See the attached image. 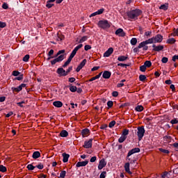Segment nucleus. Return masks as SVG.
I'll return each mask as SVG.
<instances>
[{
  "mask_svg": "<svg viewBox=\"0 0 178 178\" xmlns=\"http://www.w3.org/2000/svg\"><path fill=\"white\" fill-rule=\"evenodd\" d=\"M142 13L143 12L140 9L128 11L127 13L128 20H137V19H138V16H140Z\"/></svg>",
  "mask_w": 178,
  "mask_h": 178,
  "instance_id": "nucleus-1",
  "label": "nucleus"
},
{
  "mask_svg": "<svg viewBox=\"0 0 178 178\" xmlns=\"http://www.w3.org/2000/svg\"><path fill=\"white\" fill-rule=\"evenodd\" d=\"M81 48H83V44H79L78 46H76L73 49V51H72V53H71L70 57L68 58L67 60L63 65V67H66V66H67L69 65V63H70V62H72V59H73V58H74V56H76V54H77V51L79 49H80Z\"/></svg>",
  "mask_w": 178,
  "mask_h": 178,
  "instance_id": "nucleus-2",
  "label": "nucleus"
},
{
  "mask_svg": "<svg viewBox=\"0 0 178 178\" xmlns=\"http://www.w3.org/2000/svg\"><path fill=\"white\" fill-rule=\"evenodd\" d=\"M126 159L128 162L126 163L124 165L125 172H127V173H129V175H131V171H130V163H134V162H136V160L131 158V155L129 156V154H127Z\"/></svg>",
  "mask_w": 178,
  "mask_h": 178,
  "instance_id": "nucleus-3",
  "label": "nucleus"
},
{
  "mask_svg": "<svg viewBox=\"0 0 178 178\" xmlns=\"http://www.w3.org/2000/svg\"><path fill=\"white\" fill-rule=\"evenodd\" d=\"M149 40L152 41L151 44H156L163 41V36H162L161 34H158L156 36L149 38Z\"/></svg>",
  "mask_w": 178,
  "mask_h": 178,
  "instance_id": "nucleus-4",
  "label": "nucleus"
},
{
  "mask_svg": "<svg viewBox=\"0 0 178 178\" xmlns=\"http://www.w3.org/2000/svg\"><path fill=\"white\" fill-rule=\"evenodd\" d=\"M145 134V129L144 127H138L137 136L139 141L143 140V137H144V134Z\"/></svg>",
  "mask_w": 178,
  "mask_h": 178,
  "instance_id": "nucleus-5",
  "label": "nucleus"
},
{
  "mask_svg": "<svg viewBox=\"0 0 178 178\" xmlns=\"http://www.w3.org/2000/svg\"><path fill=\"white\" fill-rule=\"evenodd\" d=\"M98 26L100 27V29H109V27H111V24L108 20H100L98 22Z\"/></svg>",
  "mask_w": 178,
  "mask_h": 178,
  "instance_id": "nucleus-6",
  "label": "nucleus"
},
{
  "mask_svg": "<svg viewBox=\"0 0 178 178\" xmlns=\"http://www.w3.org/2000/svg\"><path fill=\"white\" fill-rule=\"evenodd\" d=\"M65 59V55L61 54L58 57L54 58V60H51V63L52 65H56V63H59L62 62Z\"/></svg>",
  "mask_w": 178,
  "mask_h": 178,
  "instance_id": "nucleus-7",
  "label": "nucleus"
},
{
  "mask_svg": "<svg viewBox=\"0 0 178 178\" xmlns=\"http://www.w3.org/2000/svg\"><path fill=\"white\" fill-rule=\"evenodd\" d=\"M151 42H152V40L148 39L145 41H143V42H140L139 44V45L138 46V48H139V49L143 48L145 46L148 45V44H152Z\"/></svg>",
  "mask_w": 178,
  "mask_h": 178,
  "instance_id": "nucleus-8",
  "label": "nucleus"
},
{
  "mask_svg": "<svg viewBox=\"0 0 178 178\" xmlns=\"http://www.w3.org/2000/svg\"><path fill=\"white\" fill-rule=\"evenodd\" d=\"M92 147V138L84 142L83 148H91Z\"/></svg>",
  "mask_w": 178,
  "mask_h": 178,
  "instance_id": "nucleus-9",
  "label": "nucleus"
},
{
  "mask_svg": "<svg viewBox=\"0 0 178 178\" xmlns=\"http://www.w3.org/2000/svg\"><path fill=\"white\" fill-rule=\"evenodd\" d=\"M106 166V162L105 161L104 159H102L99 162L98 169L99 170H102V169H104Z\"/></svg>",
  "mask_w": 178,
  "mask_h": 178,
  "instance_id": "nucleus-10",
  "label": "nucleus"
},
{
  "mask_svg": "<svg viewBox=\"0 0 178 178\" xmlns=\"http://www.w3.org/2000/svg\"><path fill=\"white\" fill-rule=\"evenodd\" d=\"M86 63H87V60L83 59L80 63V65H79L78 67H76V71L77 72V73H79V72H80V70H81L82 68L84 67V66H86Z\"/></svg>",
  "mask_w": 178,
  "mask_h": 178,
  "instance_id": "nucleus-11",
  "label": "nucleus"
},
{
  "mask_svg": "<svg viewBox=\"0 0 178 178\" xmlns=\"http://www.w3.org/2000/svg\"><path fill=\"white\" fill-rule=\"evenodd\" d=\"M112 54H113V48L110 47V48L104 54V58H109V56H111V55H112Z\"/></svg>",
  "mask_w": 178,
  "mask_h": 178,
  "instance_id": "nucleus-12",
  "label": "nucleus"
},
{
  "mask_svg": "<svg viewBox=\"0 0 178 178\" xmlns=\"http://www.w3.org/2000/svg\"><path fill=\"white\" fill-rule=\"evenodd\" d=\"M115 35H118L119 37H124V35H126V33L122 29H118L115 31Z\"/></svg>",
  "mask_w": 178,
  "mask_h": 178,
  "instance_id": "nucleus-13",
  "label": "nucleus"
},
{
  "mask_svg": "<svg viewBox=\"0 0 178 178\" xmlns=\"http://www.w3.org/2000/svg\"><path fill=\"white\" fill-rule=\"evenodd\" d=\"M105 9L104 8H100L99 10H98L97 11L92 13L90 15V17H93V16H97V15H102V13H104Z\"/></svg>",
  "mask_w": 178,
  "mask_h": 178,
  "instance_id": "nucleus-14",
  "label": "nucleus"
},
{
  "mask_svg": "<svg viewBox=\"0 0 178 178\" xmlns=\"http://www.w3.org/2000/svg\"><path fill=\"white\" fill-rule=\"evenodd\" d=\"M57 73L60 76H67V72L63 68H58L57 70Z\"/></svg>",
  "mask_w": 178,
  "mask_h": 178,
  "instance_id": "nucleus-15",
  "label": "nucleus"
},
{
  "mask_svg": "<svg viewBox=\"0 0 178 178\" xmlns=\"http://www.w3.org/2000/svg\"><path fill=\"white\" fill-rule=\"evenodd\" d=\"M153 47V51H156V52H159V51H162L163 49V45H159L156 46L155 44L152 45Z\"/></svg>",
  "mask_w": 178,
  "mask_h": 178,
  "instance_id": "nucleus-16",
  "label": "nucleus"
},
{
  "mask_svg": "<svg viewBox=\"0 0 178 178\" xmlns=\"http://www.w3.org/2000/svg\"><path fill=\"white\" fill-rule=\"evenodd\" d=\"M138 152H140V148H138V147H135V148L131 149V150L128 152V154H129V156H130V155H133V154H137V153H138Z\"/></svg>",
  "mask_w": 178,
  "mask_h": 178,
  "instance_id": "nucleus-17",
  "label": "nucleus"
},
{
  "mask_svg": "<svg viewBox=\"0 0 178 178\" xmlns=\"http://www.w3.org/2000/svg\"><path fill=\"white\" fill-rule=\"evenodd\" d=\"M88 165V161H79L76 163V168H81V166H86Z\"/></svg>",
  "mask_w": 178,
  "mask_h": 178,
  "instance_id": "nucleus-18",
  "label": "nucleus"
},
{
  "mask_svg": "<svg viewBox=\"0 0 178 178\" xmlns=\"http://www.w3.org/2000/svg\"><path fill=\"white\" fill-rule=\"evenodd\" d=\"M54 106H56V108H62L63 106V103L60 101H56L53 103Z\"/></svg>",
  "mask_w": 178,
  "mask_h": 178,
  "instance_id": "nucleus-19",
  "label": "nucleus"
},
{
  "mask_svg": "<svg viewBox=\"0 0 178 178\" xmlns=\"http://www.w3.org/2000/svg\"><path fill=\"white\" fill-rule=\"evenodd\" d=\"M111 72H109V71H104V72H103V78L104 79H109L110 77H111Z\"/></svg>",
  "mask_w": 178,
  "mask_h": 178,
  "instance_id": "nucleus-20",
  "label": "nucleus"
},
{
  "mask_svg": "<svg viewBox=\"0 0 178 178\" xmlns=\"http://www.w3.org/2000/svg\"><path fill=\"white\" fill-rule=\"evenodd\" d=\"M40 156H41V153H40V152H38V151L34 152L32 155V158L33 159H38V158H40Z\"/></svg>",
  "mask_w": 178,
  "mask_h": 178,
  "instance_id": "nucleus-21",
  "label": "nucleus"
},
{
  "mask_svg": "<svg viewBox=\"0 0 178 178\" xmlns=\"http://www.w3.org/2000/svg\"><path fill=\"white\" fill-rule=\"evenodd\" d=\"M70 155L66 154V153H63V162H64V163H66V162H67L69 161V158H70Z\"/></svg>",
  "mask_w": 178,
  "mask_h": 178,
  "instance_id": "nucleus-22",
  "label": "nucleus"
},
{
  "mask_svg": "<svg viewBox=\"0 0 178 178\" xmlns=\"http://www.w3.org/2000/svg\"><path fill=\"white\" fill-rule=\"evenodd\" d=\"M56 0H49L47 3V8H48L49 9L52 8L54 6V3H52L53 2H55Z\"/></svg>",
  "mask_w": 178,
  "mask_h": 178,
  "instance_id": "nucleus-23",
  "label": "nucleus"
},
{
  "mask_svg": "<svg viewBox=\"0 0 178 178\" xmlns=\"http://www.w3.org/2000/svg\"><path fill=\"white\" fill-rule=\"evenodd\" d=\"M129 57L126 56H120L118 58V60H119V62H124V60H127Z\"/></svg>",
  "mask_w": 178,
  "mask_h": 178,
  "instance_id": "nucleus-24",
  "label": "nucleus"
},
{
  "mask_svg": "<svg viewBox=\"0 0 178 178\" xmlns=\"http://www.w3.org/2000/svg\"><path fill=\"white\" fill-rule=\"evenodd\" d=\"M60 137H67V136H69V133L66 130H63L60 133Z\"/></svg>",
  "mask_w": 178,
  "mask_h": 178,
  "instance_id": "nucleus-25",
  "label": "nucleus"
},
{
  "mask_svg": "<svg viewBox=\"0 0 178 178\" xmlns=\"http://www.w3.org/2000/svg\"><path fill=\"white\" fill-rule=\"evenodd\" d=\"M168 8H169V4L165 3V4L161 5L159 7V9H162L163 10H168Z\"/></svg>",
  "mask_w": 178,
  "mask_h": 178,
  "instance_id": "nucleus-26",
  "label": "nucleus"
},
{
  "mask_svg": "<svg viewBox=\"0 0 178 178\" xmlns=\"http://www.w3.org/2000/svg\"><path fill=\"white\" fill-rule=\"evenodd\" d=\"M81 133H82L83 137H86V136H87L88 133H90V130L88 129H85L82 130Z\"/></svg>",
  "mask_w": 178,
  "mask_h": 178,
  "instance_id": "nucleus-27",
  "label": "nucleus"
},
{
  "mask_svg": "<svg viewBox=\"0 0 178 178\" xmlns=\"http://www.w3.org/2000/svg\"><path fill=\"white\" fill-rule=\"evenodd\" d=\"M101 74H102V72H101L99 74L96 75L95 76L91 78L89 80V81H94V80H97V79H99L101 77Z\"/></svg>",
  "mask_w": 178,
  "mask_h": 178,
  "instance_id": "nucleus-28",
  "label": "nucleus"
},
{
  "mask_svg": "<svg viewBox=\"0 0 178 178\" xmlns=\"http://www.w3.org/2000/svg\"><path fill=\"white\" fill-rule=\"evenodd\" d=\"M144 65L147 67H151L152 66V63L150 60H147L144 63Z\"/></svg>",
  "mask_w": 178,
  "mask_h": 178,
  "instance_id": "nucleus-29",
  "label": "nucleus"
},
{
  "mask_svg": "<svg viewBox=\"0 0 178 178\" xmlns=\"http://www.w3.org/2000/svg\"><path fill=\"white\" fill-rule=\"evenodd\" d=\"M135 110L137 112H143V111H144V107L143 106H137Z\"/></svg>",
  "mask_w": 178,
  "mask_h": 178,
  "instance_id": "nucleus-30",
  "label": "nucleus"
},
{
  "mask_svg": "<svg viewBox=\"0 0 178 178\" xmlns=\"http://www.w3.org/2000/svg\"><path fill=\"white\" fill-rule=\"evenodd\" d=\"M70 91H71V92H76L77 91V87H76L74 86H70Z\"/></svg>",
  "mask_w": 178,
  "mask_h": 178,
  "instance_id": "nucleus-31",
  "label": "nucleus"
},
{
  "mask_svg": "<svg viewBox=\"0 0 178 178\" xmlns=\"http://www.w3.org/2000/svg\"><path fill=\"white\" fill-rule=\"evenodd\" d=\"M164 141H166L167 143H172V137L169 136H165L164 137Z\"/></svg>",
  "mask_w": 178,
  "mask_h": 178,
  "instance_id": "nucleus-32",
  "label": "nucleus"
},
{
  "mask_svg": "<svg viewBox=\"0 0 178 178\" xmlns=\"http://www.w3.org/2000/svg\"><path fill=\"white\" fill-rule=\"evenodd\" d=\"M126 138H127V136H121L120 138L118 139V142L122 143H124V141L126 140Z\"/></svg>",
  "mask_w": 178,
  "mask_h": 178,
  "instance_id": "nucleus-33",
  "label": "nucleus"
},
{
  "mask_svg": "<svg viewBox=\"0 0 178 178\" xmlns=\"http://www.w3.org/2000/svg\"><path fill=\"white\" fill-rule=\"evenodd\" d=\"M175 42H176V40L173 38L167 40V44H175Z\"/></svg>",
  "mask_w": 178,
  "mask_h": 178,
  "instance_id": "nucleus-34",
  "label": "nucleus"
},
{
  "mask_svg": "<svg viewBox=\"0 0 178 178\" xmlns=\"http://www.w3.org/2000/svg\"><path fill=\"white\" fill-rule=\"evenodd\" d=\"M88 37L87 36H83L80 40H79V43L81 44L83 42H84L85 41H87L88 40Z\"/></svg>",
  "mask_w": 178,
  "mask_h": 178,
  "instance_id": "nucleus-35",
  "label": "nucleus"
},
{
  "mask_svg": "<svg viewBox=\"0 0 178 178\" xmlns=\"http://www.w3.org/2000/svg\"><path fill=\"white\" fill-rule=\"evenodd\" d=\"M159 151H160V152H162L163 154H169V150L165 149L163 148H159Z\"/></svg>",
  "mask_w": 178,
  "mask_h": 178,
  "instance_id": "nucleus-36",
  "label": "nucleus"
},
{
  "mask_svg": "<svg viewBox=\"0 0 178 178\" xmlns=\"http://www.w3.org/2000/svg\"><path fill=\"white\" fill-rule=\"evenodd\" d=\"M146 79H147V76H145V75L142 74L139 76L140 81H145Z\"/></svg>",
  "mask_w": 178,
  "mask_h": 178,
  "instance_id": "nucleus-37",
  "label": "nucleus"
},
{
  "mask_svg": "<svg viewBox=\"0 0 178 178\" xmlns=\"http://www.w3.org/2000/svg\"><path fill=\"white\" fill-rule=\"evenodd\" d=\"M161 177L162 178H169V172H164L162 175H161Z\"/></svg>",
  "mask_w": 178,
  "mask_h": 178,
  "instance_id": "nucleus-38",
  "label": "nucleus"
},
{
  "mask_svg": "<svg viewBox=\"0 0 178 178\" xmlns=\"http://www.w3.org/2000/svg\"><path fill=\"white\" fill-rule=\"evenodd\" d=\"M7 169L6 167L3 166V165H0V172H2L3 173H5V172H6Z\"/></svg>",
  "mask_w": 178,
  "mask_h": 178,
  "instance_id": "nucleus-39",
  "label": "nucleus"
},
{
  "mask_svg": "<svg viewBox=\"0 0 178 178\" xmlns=\"http://www.w3.org/2000/svg\"><path fill=\"white\" fill-rule=\"evenodd\" d=\"M131 44L132 45H136L137 44V38H134L131 40Z\"/></svg>",
  "mask_w": 178,
  "mask_h": 178,
  "instance_id": "nucleus-40",
  "label": "nucleus"
},
{
  "mask_svg": "<svg viewBox=\"0 0 178 178\" xmlns=\"http://www.w3.org/2000/svg\"><path fill=\"white\" fill-rule=\"evenodd\" d=\"M127 135H129V129H124L122 136H124V137H127Z\"/></svg>",
  "mask_w": 178,
  "mask_h": 178,
  "instance_id": "nucleus-41",
  "label": "nucleus"
},
{
  "mask_svg": "<svg viewBox=\"0 0 178 178\" xmlns=\"http://www.w3.org/2000/svg\"><path fill=\"white\" fill-rule=\"evenodd\" d=\"M30 59V55L26 54L23 60L24 62H29V60Z\"/></svg>",
  "mask_w": 178,
  "mask_h": 178,
  "instance_id": "nucleus-42",
  "label": "nucleus"
},
{
  "mask_svg": "<svg viewBox=\"0 0 178 178\" xmlns=\"http://www.w3.org/2000/svg\"><path fill=\"white\" fill-rule=\"evenodd\" d=\"M27 169L29 170H34V169H35V167H34V165H31V164H29L27 165Z\"/></svg>",
  "mask_w": 178,
  "mask_h": 178,
  "instance_id": "nucleus-43",
  "label": "nucleus"
},
{
  "mask_svg": "<svg viewBox=\"0 0 178 178\" xmlns=\"http://www.w3.org/2000/svg\"><path fill=\"white\" fill-rule=\"evenodd\" d=\"M65 177H66V171L65 170L61 171V172L60 173V177L65 178Z\"/></svg>",
  "mask_w": 178,
  "mask_h": 178,
  "instance_id": "nucleus-44",
  "label": "nucleus"
},
{
  "mask_svg": "<svg viewBox=\"0 0 178 178\" xmlns=\"http://www.w3.org/2000/svg\"><path fill=\"white\" fill-rule=\"evenodd\" d=\"M115 124H116V122L114 120L111 121L108 124V127H110V129H112V127H113Z\"/></svg>",
  "mask_w": 178,
  "mask_h": 178,
  "instance_id": "nucleus-45",
  "label": "nucleus"
},
{
  "mask_svg": "<svg viewBox=\"0 0 178 178\" xmlns=\"http://www.w3.org/2000/svg\"><path fill=\"white\" fill-rule=\"evenodd\" d=\"M62 54H65V49L58 51L56 55V58H57V56H59V55H62Z\"/></svg>",
  "mask_w": 178,
  "mask_h": 178,
  "instance_id": "nucleus-46",
  "label": "nucleus"
},
{
  "mask_svg": "<svg viewBox=\"0 0 178 178\" xmlns=\"http://www.w3.org/2000/svg\"><path fill=\"white\" fill-rule=\"evenodd\" d=\"M22 90H23L22 88H21V86H19L17 88H15L13 89V91H16L17 92H19V91H22Z\"/></svg>",
  "mask_w": 178,
  "mask_h": 178,
  "instance_id": "nucleus-47",
  "label": "nucleus"
},
{
  "mask_svg": "<svg viewBox=\"0 0 178 178\" xmlns=\"http://www.w3.org/2000/svg\"><path fill=\"white\" fill-rule=\"evenodd\" d=\"M140 72H145V70H147V67H145V65H143L140 67Z\"/></svg>",
  "mask_w": 178,
  "mask_h": 178,
  "instance_id": "nucleus-48",
  "label": "nucleus"
},
{
  "mask_svg": "<svg viewBox=\"0 0 178 178\" xmlns=\"http://www.w3.org/2000/svg\"><path fill=\"white\" fill-rule=\"evenodd\" d=\"M107 106H108V108H112V106H113V102L112 101H108L107 102Z\"/></svg>",
  "mask_w": 178,
  "mask_h": 178,
  "instance_id": "nucleus-49",
  "label": "nucleus"
},
{
  "mask_svg": "<svg viewBox=\"0 0 178 178\" xmlns=\"http://www.w3.org/2000/svg\"><path fill=\"white\" fill-rule=\"evenodd\" d=\"M106 177V172L104 171L100 174V178H105Z\"/></svg>",
  "mask_w": 178,
  "mask_h": 178,
  "instance_id": "nucleus-50",
  "label": "nucleus"
},
{
  "mask_svg": "<svg viewBox=\"0 0 178 178\" xmlns=\"http://www.w3.org/2000/svg\"><path fill=\"white\" fill-rule=\"evenodd\" d=\"M84 49H85V51H88V50L91 49V45H90V44L85 45Z\"/></svg>",
  "mask_w": 178,
  "mask_h": 178,
  "instance_id": "nucleus-51",
  "label": "nucleus"
},
{
  "mask_svg": "<svg viewBox=\"0 0 178 178\" xmlns=\"http://www.w3.org/2000/svg\"><path fill=\"white\" fill-rule=\"evenodd\" d=\"M168 58L167 57H163L162 59H161V62L162 63H168Z\"/></svg>",
  "mask_w": 178,
  "mask_h": 178,
  "instance_id": "nucleus-52",
  "label": "nucleus"
},
{
  "mask_svg": "<svg viewBox=\"0 0 178 178\" xmlns=\"http://www.w3.org/2000/svg\"><path fill=\"white\" fill-rule=\"evenodd\" d=\"M20 74V72H19L18 71H13V76H15V77L19 76Z\"/></svg>",
  "mask_w": 178,
  "mask_h": 178,
  "instance_id": "nucleus-53",
  "label": "nucleus"
},
{
  "mask_svg": "<svg viewBox=\"0 0 178 178\" xmlns=\"http://www.w3.org/2000/svg\"><path fill=\"white\" fill-rule=\"evenodd\" d=\"M170 123H171L172 124H177L178 120H177V119L172 120L170 121Z\"/></svg>",
  "mask_w": 178,
  "mask_h": 178,
  "instance_id": "nucleus-54",
  "label": "nucleus"
},
{
  "mask_svg": "<svg viewBox=\"0 0 178 178\" xmlns=\"http://www.w3.org/2000/svg\"><path fill=\"white\" fill-rule=\"evenodd\" d=\"M65 39V36H63V35H58V41H63V40H64Z\"/></svg>",
  "mask_w": 178,
  "mask_h": 178,
  "instance_id": "nucleus-55",
  "label": "nucleus"
},
{
  "mask_svg": "<svg viewBox=\"0 0 178 178\" xmlns=\"http://www.w3.org/2000/svg\"><path fill=\"white\" fill-rule=\"evenodd\" d=\"M151 34H152V31H146L145 33V35H146V37H150L151 36Z\"/></svg>",
  "mask_w": 178,
  "mask_h": 178,
  "instance_id": "nucleus-56",
  "label": "nucleus"
},
{
  "mask_svg": "<svg viewBox=\"0 0 178 178\" xmlns=\"http://www.w3.org/2000/svg\"><path fill=\"white\" fill-rule=\"evenodd\" d=\"M0 27L3 29V27H6V24L5 22H0Z\"/></svg>",
  "mask_w": 178,
  "mask_h": 178,
  "instance_id": "nucleus-57",
  "label": "nucleus"
},
{
  "mask_svg": "<svg viewBox=\"0 0 178 178\" xmlns=\"http://www.w3.org/2000/svg\"><path fill=\"white\" fill-rule=\"evenodd\" d=\"M2 8H3V9H8V8H9V6H8V3H3Z\"/></svg>",
  "mask_w": 178,
  "mask_h": 178,
  "instance_id": "nucleus-58",
  "label": "nucleus"
},
{
  "mask_svg": "<svg viewBox=\"0 0 178 178\" xmlns=\"http://www.w3.org/2000/svg\"><path fill=\"white\" fill-rule=\"evenodd\" d=\"M178 60V56H177V55L174 56L172 57V60L173 62H176V60Z\"/></svg>",
  "mask_w": 178,
  "mask_h": 178,
  "instance_id": "nucleus-59",
  "label": "nucleus"
},
{
  "mask_svg": "<svg viewBox=\"0 0 178 178\" xmlns=\"http://www.w3.org/2000/svg\"><path fill=\"white\" fill-rule=\"evenodd\" d=\"M90 161L92 163L95 162V161H97V156H92Z\"/></svg>",
  "mask_w": 178,
  "mask_h": 178,
  "instance_id": "nucleus-60",
  "label": "nucleus"
},
{
  "mask_svg": "<svg viewBox=\"0 0 178 178\" xmlns=\"http://www.w3.org/2000/svg\"><path fill=\"white\" fill-rule=\"evenodd\" d=\"M15 80H18L19 81H20V80H23V75L16 77Z\"/></svg>",
  "mask_w": 178,
  "mask_h": 178,
  "instance_id": "nucleus-61",
  "label": "nucleus"
},
{
  "mask_svg": "<svg viewBox=\"0 0 178 178\" xmlns=\"http://www.w3.org/2000/svg\"><path fill=\"white\" fill-rule=\"evenodd\" d=\"M113 97H118L119 95V93L117 91H114L112 93Z\"/></svg>",
  "mask_w": 178,
  "mask_h": 178,
  "instance_id": "nucleus-62",
  "label": "nucleus"
},
{
  "mask_svg": "<svg viewBox=\"0 0 178 178\" xmlns=\"http://www.w3.org/2000/svg\"><path fill=\"white\" fill-rule=\"evenodd\" d=\"M54 54V49H51L48 53V56H52V54Z\"/></svg>",
  "mask_w": 178,
  "mask_h": 178,
  "instance_id": "nucleus-63",
  "label": "nucleus"
},
{
  "mask_svg": "<svg viewBox=\"0 0 178 178\" xmlns=\"http://www.w3.org/2000/svg\"><path fill=\"white\" fill-rule=\"evenodd\" d=\"M172 147H174V148H178V143H175L172 145Z\"/></svg>",
  "mask_w": 178,
  "mask_h": 178,
  "instance_id": "nucleus-64",
  "label": "nucleus"
}]
</instances>
